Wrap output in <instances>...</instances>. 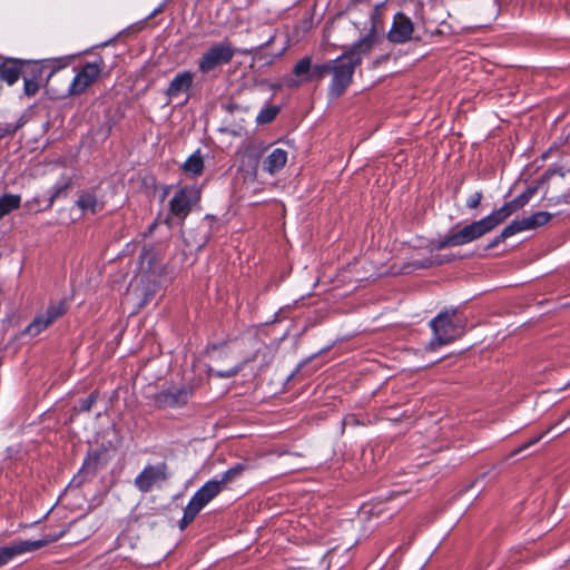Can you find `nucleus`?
<instances>
[{
	"label": "nucleus",
	"instance_id": "12",
	"mask_svg": "<svg viewBox=\"0 0 570 570\" xmlns=\"http://www.w3.org/2000/svg\"><path fill=\"white\" fill-rule=\"evenodd\" d=\"M102 68V61L87 62L79 72L73 77L68 92L77 96L82 94L99 77Z\"/></svg>",
	"mask_w": 570,
	"mask_h": 570
},
{
	"label": "nucleus",
	"instance_id": "18",
	"mask_svg": "<svg viewBox=\"0 0 570 570\" xmlns=\"http://www.w3.org/2000/svg\"><path fill=\"white\" fill-rule=\"evenodd\" d=\"M287 161V151L282 148H275L264 160L263 168L269 175L279 171Z\"/></svg>",
	"mask_w": 570,
	"mask_h": 570
},
{
	"label": "nucleus",
	"instance_id": "25",
	"mask_svg": "<svg viewBox=\"0 0 570 570\" xmlns=\"http://www.w3.org/2000/svg\"><path fill=\"white\" fill-rule=\"evenodd\" d=\"M156 263V255L151 248H144L142 253L140 254V267L146 271L150 272L153 274H156L157 266H155Z\"/></svg>",
	"mask_w": 570,
	"mask_h": 570
},
{
	"label": "nucleus",
	"instance_id": "4",
	"mask_svg": "<svg viewBox=\"0 0 570 570\" xmlns=\"http://www.w3.org/2000/svg\"><path fill=\"white\" fill-rule=\"evenodd\" d=\"M236 51L237 49L228 40L215 42L202 53L198 60V70L203 75H209L229 63Z\"/></svg>",
	"mask_w": 570,
	"mask_h": 570
},
{
	"label": "nucleus",
	"instance_id": "19",
	"mask_svg": "<svg viewBox=\"0 0 570 570\" xmlns=\"http://www.w3.org/2000/svg\"><path fill=\"white\" fill-rule=\"evenodd\" d=\"M183 170L185 174L190 175L193 177L199 176L204 170V159L200 154V150H196L191 154L183 165Z\"/></svg>",
	"mask_w": 570,
	"mask_h": 570
},
{
	"label": "nucleus",
	"instance_id": "38",
	"mask_svg": "<svg viewBox=\"0 0 570 570\" xmlns=\"http://www.w3.org/2000/svg\"><path fill=\"white\" fill-rule=\"evenodd\" d=\"M505 210L508 212V214L511 216L513 213H515L517 210H519L515 205L511 202H508L505 204L502 205Z\"/></svg>",
	"mask_w": 570,
	"mask_h": 570
},
{
	"label": "nucleus",
	"instance_id": "14",
	"mask_svg": "<svg viewBox=\"0 0 570 570\" xmlns=\"http://www.w3.org/2000/svg\"><path fill=\"white\" fill-rule=\"evenodd\" d=\"M551 219V214L548 212H537L530 216L514 219L512 222L513 227H511V230L514 229L518 233L535 229L538 227H541L546 225Z\"/></svg>",
	"mask_w": 570,
	"mask_h": 570
},
{
	"label": "nucleus",
	"instance_id": "3",
	"mask_svg": "<svg viewBox=\"0 0 570 570\" xmlns=\"http://www.w3.org/2000/svg\"><path fill=\"white\" fill-rule=\"evenodd\" d=\"M430 327L433 332L430 347L434 350L461 337L465 332V320L455 309H446L430 322Z\"/></svg>",
	"mask_w": 570,
	"mask_h": 570
},
{
	"label": "nucleus",
	"instance_id": "15",
	"mask_svg": "<svg viewBox=\"0 0 570 570\" xmlns=\"http://www.w3.org/2000/svg\"><path fill=\"white\" fill-rule=\"evenodd\" d=\"M374 45V37L367 35L355 42L348 50L343 52V56H347V59L352 61L356 67L362 63V60L367 56Z\"/></svg>",
	"mask_w": 570,
	"mask_h": 570
},
{
	"label": "nucleus",
	"instance_id": "17",
	"mask_svg": "<svg viewBox=\"0 0 570 570\" xmlns=\"http://www.w3.org/2000/svg\"><path fill=\"white\" fill-rule=\"evenodd\" d=\"M312 66V58L308 56L298 60L293 68L296 79L292 80L289 86L299 87L302 83L311 81Z\"/></svg>",
	"mask_w": 570,
	"mask_h": 570
},
{
	"label": "nucleus",
	"instance_id": "26",
	"mask_svg": "<svg viewBox=\"0 0 570 570\" xmlns=\"http://www.w3.org/2000/svg\"><path fill=\"white\" fill-rule=\"evenodd\" d=\"M50 324H52L51 320L46 316V314H41L37 316L32 323L27 327V332L30 335H38L43 330H46Z\"/></svg>",
	"mask_w": 570,
	"mask_h": 570
},
{
	"label": "nucleus",
	"instance_id": "27",
	"mask_svg": "<svg viewBox=\"0 0 570 570\" xmlns=\"http://www.w3.org/2000/svg\"><path fill=\"white\" fill-rule=\"evenodd\" d=\"M243 368H244V363H238L235 366H232L227 370H215V368L210 367L208 370V375L215 376L218 379H230V377L236 376Z\"/></svg>",
	"mask_w": 570,
	"mask_h": 570
},
{
	"label": "nucleus",
	"instance_id": "8",
	"mask_svg": "<svg viewBox=\"0 0 570 570\" xmlns=\"http://www.w3.org/2000/svg\"><path fill=\"white\" fill-rule=\"evenodd\" d=\"M193 395L194 387L190 384L171 385L156 393L154 402L159 409L181 407Z\"/></svg>",
	"mask_w": 570,
	"mask_h": 570
},
{
	"label": "nucleus",
	"instance_id": "20",
	"mask_svg": "<svg viewBox=\"0 0 570 570\" xmlns=\"http://www.w3.org/2000/svg\"><path fill=\"white\" fill-rule=\"evenodd\" d=\"M72 186V176L70 174H62L58 181L50 190L49 203L52 205L56 199L66 196L67 190Z\"/></svg>",
	"mask_w": 570,
	"mask_h": 570
},
{
	"label": "nucleus",
	"instance_id": "6",
	"mask_svg": "<svg viewBox=\"0 0 570 570\" xmlns=\"http://www.w3.org/2000/svg\"><path fill=\"white\" fill-rule=\"evenodd\" d=\"M355 68L356 66L347 59V56L341 55L332 60V81L328 91L333 98L340 97L351 85Z\"/></svg>",
	"mask_w": 570,
	"mask_h": 570
},
{
	"label": "nucleus",
	"instance_id": "10",
	"mask_svg": "<svg viewBox=\"0 0 570 570\" xmlns=\"http://www.w3.org/2000/svg\"><path fill=\"white\" fill-rule=\"evenodd\" d=\"M108 463L106 450L89 451L83 460L78 475L73 476L70 485L80 487L87 479L94 478L98 471L104 469Z\"/></svg>",
	"mask_w": 570,
	"mask_h": 570
},
{
	"label": "nucleus",
	"instance_id": "2",
	"mask_svg": "<svg viewBox=\"0 0 570 570\" xmlns=\"http://www.w3.org/2000/svg\"><path fill=\"white\" fill-rule=\"evenodd\" d=\"M510 217L503 206L493 210L488 216L463 226L456 232H451L434 244L435 249L462 246L472 243L493 230Z\"/></svg>",
	"mask_w": 570,
	"mask_h": 570
},
{
	"label": "nucleus",
	"instance_id": "7",
	"mask_svg": "<svg viewBox=\"0 0 570 570\" xmlns=\"http://www.w3.org/2000/svg\"><path fill=\"white\" fill-rule=\"evenodd\" d=\"M170 476L168 465L165 462L148 464L135 478V487L142 493L150 492L155 487L159 488Z\"/></svg>",
	"mask_w": 570,
	"mask_h": 570
},
{
	"label": "nucleus",
	"instance_id": "39",
	"mask_svg": "<svg viewBox=\"0 0 570 570\" xmlns=\"http://www.w3.org/2000/svg\"><path fill=\"white\" fill-rule=\"evenodd\" d=\"M512 203L515 205V207H517L518 209H520V208L524 207V205H521V203H520V200H519V198H518V197H515L514 199H512Z\"/></svg>",
	"mask_w": 570,
	"mask_h": 570
},
{
	"label": "nucleus",
	"instance_id": "34",
	"mask_svg": "<svg viewBox=\"0 0 570 570\" xmlns=\"http://www.w3.org/2000/svg\"><path fill=\"white\" fill-rule=\"evenodd\" d=\"M39 89V83L33 79L24 78V94L27 96H33Z\"/></svg>",
	"mask_w": 570,
	"mask_h": 570
},
{
	"label": "nucleus",
	"instance_id": "30",
	"mask_svg": "<svg viewBox=\"0 0 570 570\" xmlns=\"http://www.w3.org/2000/svg\"><path fill=\"white\" fill-rule=\"evenodd\" d=\"M331 67H332V60L327 61L325 63H322V65L312 66L311 80H313V79H316V80L323 79L326 75L331 73Z\"/></svg>",
	"mask_w": 570,
	"mask_h": 570
},
{
	"label": "nucleus",
	"instance_id": "5",
	"mask_svg": "<svg viewBox=\"0 0 570 570\" xmlns=\"http://www.w3.org/2000/svg\"><path fill=\"white\" fill-rule=\"evenodd\" d=\"M222 491L223 489L217 482V476L207 481L200 489H198L184 509V514L180 520V529H184L191 523L197 514Z\"/></svg>",
	"mask_w": 570,
	"mask_h": 570
},
{
	"label": "nucleus",
	"instance_id": "24",
	"mask_svg": "<svg viewBox=\"0 0 570 570\" xmlns=\"http://www.w3.org/2000/svg\"><path fill=\"white\" fill-rule=\"evenodd\" d=\"M246 469V465L243 463H237L236 465L229 468L224 473L220 474L219 478H217V482L220 485L222 489H224L228 483L236 480L243 471Z\"/></svg>",
	"mask_w": 570,
	"mask_h": 570
},
{
	"label": "nucleus",
	"instance_id": "28",
	"mask_svg": "<svg viewBox=\"0 0 570 570\" xmlns=\"http://www.w3.org/2000/svg\"><path fill=\"white\" fill-rule=\"evenodd\" d=\"M67 311L66 303L62 301L51 303L46 309L45 314L53 323L57 318L62 316Z\"/></svg>",
	"mask_w": 570,
	"mask_h": 570
},
{
	"label": "nucleus",
	"instance_id": "35",
	"mask_svg": "<svg viewBox=\"0 0 570 570\" xmlns=\"http://www.w3.org/2000/svg\"><path fill=\"white\" fill-rule=\"evenodd\" d=\"M537 187H528L522 194H520L518 196L521 205H527L530 199L534 196V194L537 193Z\"/></svg>",
	"mask_w": 570,
	"mask_h": 570
},
{
	"label": "nucleus",
	"instance_id": "22",
	"mask_svg": "<svg viewBox=\"0 0 570 570\" xmlns=\"http://www.w3.org/2000/svg\"><path fill=\"white\" fill-rule=\"evenodd\" d=\"M21 197L19 195L6 194L0 197V218L10 212L20 207Z\"/></svg>",
	"mask_w": 570,
	"mask_h": 570
},
{
	"label": "nucleus",
	"instance_id": "32",
	"mask_svg": "<svg viewBox=\"0 0 570 570\" xmlns=\"http://www.w3.org/2000/svg\"><path fill=\"white\" fill-rule=\"evenodd\" d=\"M453 259L452 256H441V255H434L428 258L425 262L419 264V267L426 268L431 266L442 265L444 263H449Z\"/></svg>",
	"mask_w": 570,
	"mask_h": 570
},
{
	"label": "nucleus",
	"instance_id": "36",
	"mask_svg": "<svg viewBox=\"0 0 570 570\" xmlns=\"http://www.w3.org/2000/svg\"><path fill=\"white\" fill-rule=\"evenodd\" d=\"M544 433H541L539 434L538 436L529 440L528 442H525L522 446H520L519 449H517L514 452H513V455L514 454H518L520 452H522L523 450L528 449L529 446L538 443L542 438H543Z\"/></svg>",
	"mask_w": 570,
	"mask_h": 570
},
{
	"label": "nucleus",
	"instance_id": "21",
	"mask_svg": "<svg viewBox=\"0 0 570 570\" xmlns=\"http://www.w3.org/2000/svg\"><path fill=\"white\" fill-rule=\"evenodd\" d=\"M76 204L83 213L89 212L95 214L101 208V205L98 203L96 196L91 193H82L79 195Z\"/></svg>",
	"mask_w": 570,
	"mask_h": 570
},
{
	"label": "nucleus",
	"instance_id": "16",
	"mask_svg": "<svg viewBox=\"0 0 570 570\" xmlns=\"http://www.w3.org/2000/svg\"><path fill=\"white\" fill-rule=\"evenodd\" d=\"M194 81V75L190 71H184L177 73L170 81L165 94L168 98H176L183 92L189 90Z\"/></svg>",
	"mask_w": 570,
	"mask_h": 570
},
{
	"label": "nucleus",
	"instance_id": "31",
	"mask_svg": "<svg viewBox=\"0 0 570 570\" xmlns=\"http://www.w3.org/2000/svg\"><path fill=\"white\" fill-rule=\"evenodd\" d=\"M511 227H513L512 222L509 225H507L502 229V232L491 242V244L489 245V248H493L497 245H499L500 243L504 242L507 238L515 235L517 232L514 229L511 230Z\"/></svg>",
	"mask_w": 570,
	"mask_h": 570
},
{
	"label": "nucleus",
	"instance_id": "23",
	"mask_svg": "<svg viewBox=\"0 0 570 570\" xmlns=\"http://www.w3.org/2000/svg\"><path fill=\"white\" fill-rule=\"evenodd\" d=\"M20 75L21 68L17 62L4 65L0 70V79L10 86L18 81Z\"/></svg>",
	"mask_w": 570,
	"mask_h": 570
},
{
	"label": "nucleus",
	"instance_id": "33",
	"mask_svg": "<svg viewBox=\"0 0 570 570\" xmlns=\"http://www.w3.org/2000/svg\"><path fill=\"white\" fill-rule=\"evenodd\" d=\"M482 193L481 191H475L474 194H472L468 199H466V207L469 209H475L480 206L481 204V200H482Z\"/></svg>",
	"mask_w": 570,
	"mask_h": 570
},
{
	"label": "nucleus",
	"instance_id": "29",
	"mask_svg": "<svg viewBox=\"0 0 570 570\" xmlns=\"http://www.w3.org/2000/svg\"><path fill=\"white\" fill-rule=\"evenodd\" d=\"M278 111L279 109L276 106L266 107L258 112L256 120L258 124H268L275 119Z\"/></svg>",
	"mask_w": 570,
	"mask_h": 570
},
{
	"label": "nucleus",
	"instance_id": "13",
	"mask_svg": "<svg viewBox=\"0 0 570 570\" xmlns=\"http://www.w3.org/2000/svg\"><path fill=\"white\" fill-rule=\"evenodd\" d=\"M413 33V23L410 18L403 13H397L394 17L393 24L389 31V39L395 43H403L407 41Z\"/></svg>",
	"mask_w": 570,
	"mask_h": 570
},
{
	"label": "nucleus",
	"instance_id": "37",
	"mask_svg": "<svg viewBox=\"0 0 570 570\" xmlns=\"http://www.w3.org/2000/svg\"><path fill=\"white\" fill-rule=\"evenodd\" d=\"M96 401V396L92 394L89 395L87 399L81 400L80 402V411H89L92 406V404Z\"/></svg>",
	"mask_w": 570,
	"mask_h": 570
},
{
	"label": "nucleus",
	"instance_id": "11",
	"mask_svg": "<svg viewBox=\"0 0 570 570\" xmlns=\"http://www.w3.org/2000/svg\"><path fill=\"white\" fill-rule=\"evenodd\" d=\"M199 199L200 189L197 186H185L169 202L170 213L184 219Z\"/></svg>",
	"mask_w": 570,
	"mask_h": 570
},
{
	"label": "nucleus",
	"instance_id": "9",
	"mask_svg": "<svg viewBox=\"0 0 570 570\" xmlns=\"http://www.w3.org/2000/svg\"><path fill=\"white\" fill-rule=\"evenodd\" d=\"M52 538L40 540H14L9 544L0 547V568L11 562L14 558L24 553H30L46 547L52 542Z\"/></svg>",
	"mask_w": 570,
	"mask_h": 570
},
{
	"label": "nucleus",
	"instance_id": "1",
	"mask_svg": "<svg viewBox=\"0 0 570 570\" xmlns=\"http://www.w3.org/2000/svg\"><path fill=\"white\" fill-rule=\"evenodd\" d=\"M510 217L503 206L493 210L488 216L463 226L456 232H451L434 244L435 249L462 246L472 243L493 230Z\"/></svg>",
	"mask_w": 570,
	"mask_h": 570
}]
</instances>
